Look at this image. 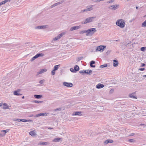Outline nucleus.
I'll return each instance as SVG.
<instances>
[{
  "mask_svg": "<svg viewBox=\"0 0 146 146\" xmlns=\"http://www.w3.org/2000/svg\"><path fill=\"white\" fill-rule=\"evenodd\" d=\"M96 31V29L95 28H91L87 30V33L86 34V35L91 36Z\"/></svg>",
  "mask_w": 146,
  "mask_h": 146,
  "instance_id": "2",
  "label": "nucleus"
},
{
  "mask_svg": "<svg viewBox=\"0 0 146 146\" xmlns=\"http://www.w3.org/2000/svg\"><path fill=\"white\" fill-rule=\"evenodd\" d=\"M143 77H146V75H143Z\"/></svg>",
  "mask_w": 146,
  "mask_h": 146,
  "instance_id": "58",
  "label": "nucleus"
},
{
  "mask_svg": "<svg viewBox=\"0 0 146 146\" xmlns=\"http://www.w3.org/2000/svg\"><path fill=\"white\" fill-rule=\"evenodd\" d=\"M142 26L146 27V20H145L142 24Z\"/></svg>",
  "mask_w": 146,
  "mask_h": 146,
  "instance_id": "30",
  "label": "nucleus"
},
{
  "mask_svg": "<svg viewBox=\"0 0 146 146\" xmlns=\"http://www.w3.org/2000/svg\"><path fill=\"white\" fill-rule=\"evenodd\" d=\"M47 27V26L46 25H41V26H38L37 27H36V29H45Z\"/></svg>",
  "mask_w": 146,
  "mask_h": 146,
  "instance_id": "16",
  "label": "nucleus"
},
{
  "mask_svg": "<svg viewBox=\"0 0 146 146\" xmlns=\"http://www.w3.org/2000/svg\"><path fill=\"white\" fill-rule=\"evenodd\" d=\"M140 125H141V126H143V128H144L145 127V126L144 124H140Z\"/></svg>",
  "mask_w": 146,
  "mask_h": 146,
  "instance_id": "56",
  "label": "nucleus"
},
{
  "mask_svg": "<svg viewBox=\"0 0 146 146\" xmlns=\"http://www.w3.org/2000/svg\"><path fill=\"white\" fill-rule=\"evenodd\" d=\"M74 69L75 71L76 72L79 70V67L78 66L76 65L74 67Z\"/></svg>",
  "mask_w": 146,
  "mask_h": 146,
  "instance_id": "24",
  "label": "nucleus"
},
{
  "mask_svg": "<svg viewBox=\"0 0 146 146\" xmlns=\"http://www.w3.org/2000/svg\"><path fill=\"white\" fill-rule=\"evenodd\" d=\"M8 108L9 106H8L7 104L4 103L3 104V109H7Z\"/></svg>",
  "mask_w": 146,
  "mask_h": 146,
  "instance_id": "26",
  "label": "nucleus"
},
{
  "mask_svg": "<svg viewBox=\"0 0 146 146\" xmlns=\"http://www.w3.org/2000/svg\"><path fill=\"white\" fill-rule=\"evenodd\" d=\"M33 121L31 119H22L21 121L23 122H31Z\"/></svg>",
  "mask_w": 146,
  "mask_h": 146,
  "instance_id": "25",
  "label": "nucleus"
},
{
  "mask_svg": "<svg viewBox=\"0 0 146 146\" xmlns=\"http://www.w3.org/2000/svg\"><path fill=\"white\" fill-rule=\"evenodd\" d=\"M40 145H48L50 144V143L48 142H40Z\"/></svg>",
  "mask_w": 146,
  "mask_h": 146,
  "instance_id": "20",
  "label": "nucleus"
},
{
  "mask_svg": "<svg viewBox=\"0 0 146 146\" xmlns=\"http://www.w3.org/2000/svg\"><path fill=\"white\" fill-rule=\"evenodd\" d=\"M83 114V113L81 111H76L74 112L73 115H79L82 116Z\"/></svg>",
  "mask_w": 146,
  "mask_h": 146,
  "instance_id": "9",
  "label": "nucleus"
},
{
  "mask_svg": "<svg viewBox=\"0 0 146 146\" xmlns=\"http://www.w3.org/2000/svg\"><path fill=\"white\" fill-rule=\"evenodd\" d=\"M8 1H10L9 0H5L3 1V3H4V4Z\"/></svg>",
  "mask_w": 146,
  "mask_h": 146,
  "instance_id": "46",
  "label": "nucleus"
},
{
  "mask_svg": "<svg viewBox=\"0 0 146 146\" xmlns=\"http://www.w3.org/2000/svg\"><path fill=\"white\" fill-rule=\"evenodd\" d=\"M20 91V90L18 89L17 90H15L13 94L14 95L16 96H20L22 95V94H19L18 93Z\"/></svg>",
  "mask_w": 146,
  "mask_h": 146,
  "instance_id": "12",
  "label": "nucleus"
},
{
  "mask_svg": "<svg viewBox=\"0 0 146 146\" xmlns=\"http://www.w3.org/2000/svg\"><path fill=\"white\" fill-rule=\"evenodd\" d=\"M8 1H10L9 0H5L3 1V3H4V4Z\"/></svg>",
  "mask_w": 146,
  "mask_h": 146,
  "instance_id": "45",
  "label": "nucleus"
},
{
  "mask_svg": "<svg viewBox=\"0 0 146 146\" xmlns=\"http://www.w3.org/2000/svg\"><path fill=\"white\" fill-rule=\"evenodd\" d=\"M64 2V1L63 0L61 1H59L58 2H57L56 3H55L53 5H51V7L53 8L56 6Z\"/></svg>",
  "mask_w": 146,
  "mask_h": 146,
  "instance_id": "11",
  "label": "nucleus"
},
{
  "mask_svg": "<svg viewBox=\"0 0 146 146\" xmlns=\"http://www.w3.org/2000/svg\"><path fill=\"white\" fill-rule=\"evenodd\" d=\"M80 28V26H75L71 27L70 30V31H72L78 29Z\"/></svg>",
  "mask_w": 146,
  "mask_h": 146,
  "instance_id": "13",
  "label": "nucleus"
},
{
  "mask_svg": "<svg viewBox=\"0 0 146 146\" xmlns=\"http://www.w3.org/2000/svg\"><path fill=\"white\" fill-rule=\"evenodd\" d=\"M108 143H112L113 142V141L111 139H108Z\"/></svg>",
  "mask_w": 146,
  "mask_h": 146,
  "instance_id": "42",
  "label": "nucleus"
},
{
  "mask_svg": "<svg viewBox=\"0 0 146 146\" xmlns=\"http://www.w3.org/2000/svg\"><path fill=\"white\" fill-rule=\"evenodd\" d=\"M53 40H54V41H56V40H58V39L56 37H55V38H53Z\"/></svg>",
  "mask_w": 146,
  "mask_h": 146,
  "instance_id": "50",
  "label": "nucleus"
},
{
  "mask_svg": "<svg viewBox=\"0 0 146 146\" xmlns=\"http://www.w3.org/2000/svg\"><path fill=\"white\" fill-rule=\"evenodd\" d=\"M119 40H115V41H118Z\"/></svg>",
  "mask_w": 146,
  "mask_h": 146,
  "instance_id": "62",
  "label": "nucleus"
},
{
  "mask_svg": "<svg viewBox=\"0 0 146 146\" xmlns=\"http://www.w3.org/2000/svg\"><path fill=\"white\" fill-rule=\"evenodd\" d=\"M139 70L141 71H144L145 70L144 68H141L139 69Z\"/></svg>",
  "mask_w": 146,
  "mask_h": 146,
  "instance_id": "48",
  "label": "nucleus"
},
{
  "mask_svg": "<svg viewBox=\"0 0 146 146\" xmlns=\"http://www.w3.org/2000/svg\"><path fill=\"white\" fill-rule=\"evenodd\" d=\"M113 2V0H110V1H108V3H112Z\"/></svg>",
  "mask_w": 146,
  "mask_h": 146,
  "instance_id": "53",
  "label": "nucleus"
},
{
  "mask_svg": "<svg viewBox=\"0 0 146 146\" xmlns=\"http://www.w3.org/2000/svg\"><path fill=\"white\" fill-rule=\"evenodd\" d=\"M36 55H37V56L38 57L40 56H41V57L43 56L44 55V54H43V53H38V54H37Z\"/></svg>",
  "mask_w": 146,
  "mask_h": 146,
  "instance_id": "28",
  "label": "nucleus"
},
{
  "mask_svg": "<svg viewBox=\"0 0 146 146\" xmlns=\"http://www.w3.org/2000/svg\"><path fill=\"white\" fill-rule=\"evenodd\" d=\"M13 121H19V122L21 121L22 119H16V118H15L14 119Z\"/></svg>",
  "mask_w": 146,
  "mask_h": 146,
  "instance_id": "31",
  "label": "nucleus"
},
{
  "mask_svg": "<svg viewBox=\"0 0 146 146\" xmlns=\"http://www.w3.org/2000/svg\"><path fill=\"white\" fill-rule=\"evenodd\" d=\"M29 134L31 135L32 137H35V136L36 135L35 133V131H31L29 132Z\"/></svg>",
  "mask_w": 146,
  "mask_h": 146,
  "instance_id": "18",
  "label": "nucleus"
},
{
  "mask_svg": "<svg viewBox=\"0 0 146 146\" xmlns=\"http://www.w3.org/2000/svg\"><path fill=\"white\" fill-rule=\"evenodd\" d=\"M80 73H85L90 75L92 73V71L91 70H81L79 72Z\"/></svg>",
  "mask_w": 146,
  "mask_h": 146,
  "instance_id": "6",
  "label": "nucleus"
},
{
  "mask_svg": "<svg viewBox=\"0 0 146 146\" xmlns=\"http://www.w3.org/2000/svg\"><path fill=\"white\" fill-rule=\"evenodd\" d=\"M94 5H89L88 6H87L86 9L84 10H82V11L83 12H84L85 11H90L93 9L92 7H94Z\"/></svg>",
  "mask_w": 146,
  "mask_h": 146,
  "instance_id": "5",
  "label": "nucleus"
},
{
  "mask_svg": "<svg viewBox=\"0 0 146 146\" xmlns=\"http://www.w3.org/2000/svg\"><path fill=\"white\" fill-rule=\"evenodd\" d=\"M135 135V133H131L130 135H129V136H131L134 135Z\"/></svg>",
  "mask_w": 146,
  "mask_h": 146,
  "instance_id": "49",
  "label": "nucleus"
},
{
  "mask_svg": "<svg viewBox=\"0 0 146 146\" xmlns=\"http://www.w3.org/2000/svg\"><path fill=\"white\" fill-rule=\"evenodd\" d=\"M136 7V8L137 9H138V8L139 7H137H137Z\"/></svg>",
  "mask_w": 146,
  "mask_h": 146,
  "instance_id": "61",
  "label": "nucleus"
},
{
  "mask_svg": "<svg viewBox=\"0 0 146 146\" xmlns=\"http://www.w3.org/2000/svg\"><path fill=\"white\" fill-rule=\"evenodd\" d=\"M81 33L82 34L86 33H87V30H85V31H82L81 32Z\"/></svg>",
  "mask_w": 146,
  "mask_h": 146,
  "instance_id": "39",
  "label": "nucleus"
},
{
  "mask_svg": "<svg viewBox=\"0 0 146 146\" xmlns=\"http://www.w3.org/2000/svg\"><path fill=\"white\" fill-rule=\"evenodd\" d=\"M33 102H34L36 103H39L42 102V101H37V100H34Z\"/></svg>",
  "mask_w": 146,
  "mask_h": 146,
  "instance_id": "33",
  "label": "nucleus"
},
{
  "mask_svg": "<svg viewBox=\"0 0 146 146\" xmlns=\"http://www.w3.org/2000/svg\"><path fill=\"white\" fill-rule=\"evenodd\" d=\"M129 141L131 142H135V140L133 139H129L128 140Z\"/></svg>",
  "mask_w": 146,
  "mask_h": 146,
  "instance_id": "37",
  "label": "nucleus"
},
{
  "mask_svg": "<svg viewBox=\"0 0 146 146\" xmlns=\"http://www.w3.org/2000/svg\"><path fill=\"white\" fill-rule=\"evenodd\" d=\"M135 94V93H134L130 94L129 95V97L137 99V98L136 97L134 96Z\"/></svg>",
  "mask_w": 146,
  "mask_h": 146,
  "instance_id": "21",
  "label": "nucleus"
},
{
  "mask_svg": "<svg viewBox=\"0 0 146 146\" xmlns=\"http://www.w3.org/2000/svg\"><path fill=\"white\" fill-rule=\"evenodd\" d=\"M115 23L117 25L122 28H124L125 25V21L121 19L117 20Z\"/></svg>",
  "mask_w": 146,
  "mask_h": 146,
  "instance_id": "1",
  "label": "nucleus"
},
{
  "mask_svg": "<svg viewBox=\"0 0 146 146\" xmlns=\"http://www.w3.org/2000/svg\"><path fill=\"white\" fill-rule=\"evenodd\" d=\"M19 124H18V125H17L19 126Z\"/></svg>",
  "mask_w": 146,
  "mask_h": 146,
  "instance_id": "63",
  "label": "nucleus"
},
{
  "mask_svg": "<svg viewBox=\"0 0 146 146\" xmlns=\"http://www.w3.org/2000/svg\"><path fill=\"white\" fill-rule=\"evenodd\" d=\"M66 34L65 32H63L59 34L58 36H56L57 38L58 39H60L63 35Z\"/></svg>",
  "mask_w": 146,
  "mask_h": 146,
  "instance_id": "17",
  "label": "nucleus"
},
{
  "mask_svg": "<svg viewBox=\"0 0 146 146\" xmlns=\"http://www.w3.org/2000/svg\"><path fill=\"white\" fill-rule=\"evenodd\" d=\"M8 130L7 129L6 130H2L1 132H3L4 133V135H5V134L7 133V130Z\"/></svg>",
  "mask_w": 146,
  "mask_h": 146,
  "instance_id": "43",
  "label": "nucleus"
},
{
  "mask_svg": "<svg viewBox=\"0 0 146 146\" xmlns=\"http://www.w3.org/2000/svg\"><path fill=\"white\" fill-rule=\"evenodd\" d=\"M34 97L37 99H40L42 97V95H41L35 94L34 95Z\"/></svg>",
  "mask_w": 146,
  "mask_h": 146,
  "instance_id": "23",
  "label": "nucleus"
},
{
  "mask_svg": "<svg viewBox=\"0 0 146 146\" xmlns=\"http://www.w3.org/2000/svg\"><path fill=\"white\" fill-rule=\"evenodd\" d=\"M82 58H83V57H82V56L78 57V60H77V61H79L80 60H82Z\"/></svg>",
  "mask_w": 146,
  "mask_h": 146,
  "instance_id": "41",
  "label": "nucleus"
},
{
  "mask_svg": "<svg viewBox=\"0 0 146 146\" xmlns=\"http://www.w3.org/2000/svg\"><path fill=\"white\" fill-rule=\"evenodd\" d=\"M48 113H42L36 114V117H39L41 116H46L47 115V114Z\"/></svg>",
  "mask_w": 146,
  "mask_h": 146,
  "instance_id": "10",
  "label": "nucleus"
},
{
  "mask_svg": "<svg viewBox=\"0 0 146 146\" xmlns=\"http://www.w3.org/2000/svg\"><path fill=\"white\" fill-rule=\"evenodd\" d=\"M62 138H56L54 139L53 141L54 142H59L60 140H62Z\"/></svg>",
  "mask_w": 146,
  "mask_h": 146,
  "instance_id": "22",
  "label": "nucleus"
},
{
  "mask_svg": "<svg viewBox=\"0 0 146 146\" xmlns=\"http://www.w3.org/2000/svg\"><path fill=\"white\" fill-rule=\"evenodd\" d=\"M106 46L105 45H100L98 46L96 49V51H99L103 52L104 49L106 48Z\"/></svg>",
  "mask_w": 146,
  "mask_h": 146,
  "instance_id": "4",
  "label": "nucleus"
},
{
  "mask_svg": "<svg viewBox=\"0 0 146 146\" xmlns=\"http://www.w3.org/2000/svg\"><path fill=\"white\" fill-rule=\"evenodd\" d=\"M104 85L101 84L99 83L96 85V87L98 89L102 88L104 87Z\"/></svg>",
  "mask_w": 146,
  "mask_h": 146,
  "instance_id": "15",
  "label": "nucleus"
},
{
  "mask_svg": "<svg viewBox=\"0 0 146 146\" xmlns=\"http://www.w3.org/2000/svg\"><path fill=\"white\" fill-rule=\"evenodd\" d=\"M141 66L143 67V66H145V64L144 63H141Z\"/></svg>",
  "mask_w": 146,
  "mask_h": 146,
  "instance_id": "51",
  "label": "nucleus"
},
{
  "mask_svg": "<svg viewBox=\"0 0 146 146\" xmlns=\"http://www.w3.org/2000/svg\"><path fill=\"white\" fill-rule=\"evenodd\" d=\"M96 18V17H93L88 18L85 20V21L84 22H82V24H85L92 22L93 21V20Z\"/></svg>",
  "mask_w": 146,
  "mask_h": 146,
  "instance_id": "3",
  "label": "nucleus"
},
{
  "mask_svg": "<svg viewBox=\"0 0 146 146\" xmlns=\"http://www.w3.org/2000/svg\"><path fill=\"white\" fill-rule=\"evenodd\" d=\"M104 144L105 145H106L108 143V140H106L104 142Z\"/></svg>",
  "mask_w": 146,
  "mask_h": 146,
  "instance_id": "47",
  "label": "nucleus"
},
{
  "mask_svg": "<svg viewBox=\"0 0 146 146\" xmlns=\"http://www.w3.org/2000/svg\"><path fill=\"white\" fill-rule=\"evenodd\" d=\"M146 48V47H142L140 49L141 51H144Z\"/></svg>",
  "mask_w": 146,
  "mask_h": 146,
  "instance_id": "36",
  "label": "nucleus"
},
{
  "mask_svg": "<svg viewBox=\"0 0 146 146\" xmlns=\"http://www.w3.org/2000/svg\"><path fill=\"white\" fill-rule=\"evenodd\" d=\"M55 70H52V71H51V74L52 75H54L55 74Z\"/></svg>",
  "mask_w": 146,
  "mask_h": 146,
  "instance_id": "40",
  "label": "nucleus"
},
{
  "mask_svg": "<svg viewBox=\"0 0 146 146\" xmlns=\"http://www.w3.org/2000/svg\"><path fill=\"white\" fill-rule=\"evenodd\" d=\"M60 65L59 64L58 65L55 66H54V70H57V69H58V66H60Z\"/></svg>",
  "mask_w": 146,
  "mask_h": 146,
  "instance_id": "32",
  "label": "nucleus"
},
{
  "mask_svg": "<svg viewBox=\"0 0 146 146\" xmlns=\"http://www.w3.org/2000/svg\"><path fill=\"white\" fill-rule=\"evenodd\" d=\"M44 80H40V81L39 83L40 84H42L44 82Z\"/></svg>",
  "mask_w": 146,
  "mask_h": 146,
  "instance_id": "44",
  "label": "nucleus"
},
{
  "mask_svg": "<svg viewBox=\"0 0 146 146\" xmlns=\"http://www.w3.org/2000/svg\"><path fill=\"white\" fill-rule=\"evenodd\" d=\"M113 89H111L110 90V91L111 92H113Z\"/></svg>",
  "mask_w": 146,
  "mask_h": 146,
  "instance_id": "57",
  "label": "nucleus"
},
{
  "mask_svg": "<svg viewBox=\"0 0 146 146\" xmlns=\"http://www.w3.org/2000/svg\"><path fill=\"white\" fill-rule=\"evenodd\" d=\"M4 3H3V1H2L0 3V6L4 4Z\"/></svg>",
  "mask_w": 146,
  "mask_h": 146,
  "instance_id": "54",
  "label": "nucleus"
},
{
  "mask_svg": "<svg viewBox=\"0 0 146 146\" xmlns=\"http://www.w3.org/2000/svg\"><path fill=\"white\" fill-rule=\"evenodd\" d=\"M108 65L107 64H104L100 65V67L101 68H102L104 67H106Z\"/></svg>",
  "mask_w": 146,
  "mask_h": 146,
  "instance_id": "29",
  "label": "nucleus"
},
{
  "mask_svg": "<svg viewBox=\"0 0 146 146\" xmlns=\"http://www.w3.org/2000/svg\"><path fill=\"white\" fill-rule=\"evenodd\" d=\"M52 128H51V127H49L48 128V129H52Z\"/></svg>",
  "mask_w": 146,
  "mask_h": 146,
  "instance_id": "59",
  "label": "nucleus"
},
{
  "mask_svg": "<svg viewBox=\"0 0 146 146\" xmlns=\"http://www.w3.org/2000/svg\"><path fill=\"white\" fill-rule=\"evenodd\" d=\"M92 1L96 2H99L98 0H92Z\"/></svg>",
  "mask_w": 146,
  "mask_h": 146,
  "instance_id": "52",
  "label": "nucleus"
},
{
  "mask_svg": "<svg viewBox=\"0 0 146 146\" xmlns=\"http://www.w3.org/2000/svg\"><path fill=\"white\" fill-rule=\"evenodd\" d=\"M113 66L114 67L117 66L118 65V62L117 60H113Z\"/></svg>",
  "mask_w": 146,
  "mask_h": 146,
  "instance_id": "19",
  "label": "nucleus"
},
{
  "mask_svg": "<svg viewBox=\"0 0 146 146\" xmlns=\"http://www.w3.org/2000/svg\"><path fill=\"white\" fill-rule=\"evenodd\" d=\"M95 63V61L94 60H92L90 62V65H93V64H94Z\"/></svg>",
  "mask_w": 146,
  "mask_h": 146,
  "instance_id": "35",
  "label": "nucleus"
},
{
  "mask_svg": "<svg viewBox=\"0 0 146 146\" xmlns=\"http://www.w3.org/2000/svg\"><path fill=\"white\" fill-rule=\"evenodd\" d=\"M19 124H18V125H17L19 126Z\"/></svg>",
  "mask_w": 146,
  "mask_h": 146,
  "instance_id": "64",
  "label": "nucleus"
},
{
  "mask_svg": "<svg viewBox=\"0 0 146 146\" xmlns=\"http://www.w3.org/2000/svg\"><path fill=\"white\" fill-rule=\"evenodd\" d=\"M62 108H56L54 110V111H60L61 110Z\"/></svg>",
  "mask_w": 146,
  "mask_h": 146,
  "instance_id": "34",
  "label": "nucleus"
},
{
  "mask_svg": "<svg viewBox=\"0 0 146 146\" xmlns=\"http://www.w3.org/2000/svg\"><path fill=\"white\" fill-rule=\"evenodd\" d=\"M22 99H24V96H23L22 97Z\"/></svg>",
  "mask_w": 146,
  "mask_h": 146,
  "instance_id": "60",
  "label": "nucleus"
},
{
  "mask_svg": "<svg viewBox=\"0 0 146 146\" xmlns=\"http://www.w3.org/2000/svg\"><path fill=\"white\" fill-rule=\"evenodd\" d=\"M63 85L67 87H72L73 86L72 84L71 83L67 82H64L63 83Z\"/></svg>",
  "mask_w": 146,
  "mask_h": 146,
  "instance_id": "8",
  "label": "nucleus"
},
{
  "mask_svg": "<svg viewBox=\"0 0 146 146\" xmlns=\"http://www.w3.org/2000/svg\"><path fill=\"white\" fill-rule=\"evenodd\" d=\"M47 71L46 69H42L40 70L37 72V75L40 74L44 72H45Z\"/></svg>",
  "mask_w": 146,
  "mask_h": 146,
  "instance_id": "14",
  "label": "nucleus"
},
{
  "mask_svg": "<svg viewBox=\"0 0 146 146\" xmlns=\"http://www.w3.org/2000/svg\"><path fill=\"white\" fill-rule=\"evenodd\" d=\"M119 6V5H115L109 6L108 8L111 10H115L117 8V7H118Z\"/></svg>",
  "mask_w": 146,
  "mask_h": 146,
  "instance_id": "7",
  "label": "nucleus"
},
{
  "mask_svg": "<svg viewBox=\"0 0 146 146\" xmlns=\"http://www.w3.org/2000/svg\"><path fill=\"white\" fill-rule=\"evenodd\" d=\"M38 57L36 55L35 56H33L31 60V61H33L36 58H38Z\"/></svg>",
  "mask_w": 146,
  "mask_h": 146,
  "instance_id": "27",
  "label": "nucleus"
},
{
  "mask_svg": "<svg viewBox=\"0 0 146 146\" xmlns=\"http://www.w3.org/2000/svg\"><path fill=\"white\" fill-rule=\"evenodd\" d=\"M70 71L72 72H76L74 70V69L73 68H71L70 69Z\"/></svg>",
  "mask_w": 146,
  "mask_h": 146,
  "instance_id": "38",
  "label": "nucleus"
},
{
  "mask_svg": "<svg viewBox=\"0 0 146 146\" xmlns=\"http://www.w3.org/2000/svg\"><path fill=\"white\" fill-rule=\"evenodd\" d=\"M91 66V67H93V68H95L96 67L95 65H91V66Z\"/></svg>",
  "mask_w": 146,
  "mask_h": 146,
  "instance_id": "55",
  "label": "nucleus"
}]
</instances>
